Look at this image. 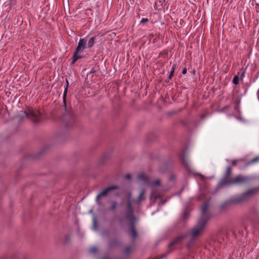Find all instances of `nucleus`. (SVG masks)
<instances>
[{
    "label": "nucleus",
    "mask_w": 259,
    "mask_h": 259,
    "mask_svg": "<svg viewBox=\"0 0 259 259\" xmlns=\"http://www.w3.org/2000/svg\"><path fill=\"white\" fill-rule=\"evenodd\" d=\"M257 190V189H250L240 195L232 197L223 203L221 205V207L224 209L231 204L243 202L251 197Z\"/></svg>",
    "instance_id": "nucleus-3"
},
{
    "label": "nucleus",
    "mask_w": 259,
    "mask_h": 259,
    "mask_svg": "<svg viewBox=\"0 0 259 259\" xmlns=\"http://www.w3.org/2000/svg\"><path fill=\"white\" fill-rule=\"evenodd\" d=\"M125 220H126L131 224L130 236L134 239L136 238L137 236V232L135 228L134 224L136 223V218L133 214V208H132L131 202L127 205V209L125 217H120L119 219V221L120 223H123Z\"/></svg>",
    "instance_id": "nucleus-4"
},
{
    "label": "nucleus",
    "mask_w": 259,
    "mask_h": 259,
    "mask_svg": "<svg viewBox=\"0 0 259 259\" xmlns=\"http://www.w3.org/2000/svg\"><path fill=\"white\" fill-rule=\"evenodd\" d=\"M176 68V64H174L171 67V70L169 72V74L168 75V79H170L171 77L173 76L175 70Z\"/></svg>",
    "instance_id": "nucleus-15"
},
{
    "label": "nucleus",
    "mask_w": 259,
    "mask_h": 259,
    "mask_svg": "<svg viewBox=\"0 0 259 259\" xmlns=\"http://www.w3.org/2000/svg\"><path fill=\"white\" fill-rule=\"evenodd\" d=\"M187 73V68L186 67L184 68L182 71V73L183 74H185Z\"/></svg>",
    "instance_id": "nucleus-24"
},
{
    "label": "nucleus",
    "mask_w": 259,
    "mask_h": 259,
    "mask_svg": "<svg viewBox=\"0 0 259 259\" xmlns=\"http://www.w3.org/2000/svg\"><path fill=\"white\" fill-rule=\"evenodd\" d=\"M117 189H118V187L117 186H111L105 188L104 190H103L102 191H101L97 195L96 197L97 203L100 204V202L99 201V199L100 198L106 196L110 191L114 190H116Z\"/></svg>",
    "instance_id": "nucleus-8"
},
{
    "label": "nucleus",
    "mask_w": 259,
    "mask_h": 259,
    "mask_svg": "<svg viewBox=\"0 0 259 259\" xmlns=\"http://www.w3.org/2000/svg\"><path fill=\"white\" fill-rule=\"evenodd\" d=\"M233 83L237 85L239 83V77L237 75H236L234 76L233 79Z\"/></svg>",
    "instance_id": "nucleus-18"
},
{
    "label": "nucleus",
    "mask_w": 259,
    "mask_h": 259,
    "mask_svg": "<svg viewBox=\"0 0 259 259\" xmlns=\"http://www.w3.org/2000/svg\"><path fill=\"white\" fill-rule=\"evenodd\" d=\"M189 245H190V244H189V243H188V244H187L188 247H189Z\"/></svg>",
    "instance_id": "nucleus-29"
},
{
    "label": "nucleus",
    "mask_w": 259,
    "mask_h": 259,
    "mask_svg": "<svg viewBox=\"0 0 259 259\" xmlns=\"http://www.w3.org/2000/svg\"><path fill=\"white\" fill-rule=\"evenodd\" d=\"M181 161L183 165L185 167L188 171L192 172V169L191 168V163L189 161V159L184 156L181 157Z\"/></svg>",
    "instance_id": "nucleus-12"
},
{
    "label": "nucleus",
    "mask_w": 259,
    "mask_h": 259,
    "mask_svg": "<svg viewBox=\"0 0 259 259\" xmlns=\"http://www.w3.org/2000/svg\"><path fill=\"white\" fill-rule=\"evenodd\" d=\"M207 222L202 219H199L197 224L191 230L190 233L193 239L200 235L204 231Z\"/></svg>",
    "instance_id": "nucleus-6"
},
{
    "label": "nucleus",
    "mask_w": 259,
    "mask_h": 259,
    "mask_svg": "<svg viewBox=\"0 0 259 259\" xmlns=\"http://www.w3.org/2000/svg\"><path fill=\"white\" fill-rule=\"evenodd\" d=\"M132 250L131 247V246H127L124 250V253L125 254L129 253Z\"/></svg>",
    "instance_id": "nucleus-20"
},
{
    "label": "nucleus",
    "mask_w": 259,
    "mask_h": 259,
    "mask_svg": "<svg viewBox=\"0 0 259 259\" xmlns=\"http://www.w3.org/2000/svg\"><path fill=\"white\" fill-rule=\"evenodd\" d=\"M80 38L78 43L77 48L76 49L77 53H81L83 50L86 48L87 39L86 38Z\"/></svg>",
    "instance_id": "nucleus-11"
},
{
    "label": "nucleus",
    "mask_w": 259,
    "mask_h": 259,
    "mask_svg": "<svg viewBox=\"0 0 259 259\" xmlns=\"http://www.w3.org/2000/svg\"><path fill=\"white\" fill-rule=\"evenodd\" d=\"M145 193H146V190L144 189H142L140 190V192L139 196H138V198L137 199L134 200H131L130 199L127 204L131 202V204L132 205V203H136L138 205H140V203L145 200ZM133 207V206L132 205Z\"/></svg>",
    "instance_id": "nucleus-10"
},
{
    "label": "nucleus",
    "mask_w": 259,
    "mask_h": 259,
    "mask_svg": "<svg viewBox=\"0 0 259 259\" xmlns=\"http://www.w3.org/2000/svg\"><path fill=\"white\" fill-rule=\"evenodd\" d=\"M231 167H228L224 178L220 182L221 186L241 185L247 183L249 181L248 177L241 175H238L234 178L229 179L228 178L231 175Z\"/></svg>",
    "instance_id": "nucleus-1"
},
{
    "label": "nucleus",
    "mask_w": 259,
    "mask_h": 259,
    "mask_svg": "<svg viewBox=\"0 0 259 259\" xmlns=\"http://www.w3.org/2000/svg\"><path fill=\"white\" fill-rule=\"evenodd\" d=\"M79 54L80 53H77L76 50H75V52L72 58V64H74L77 60L82 58V56L79 55Z\"/></svg>",
    "instance_id": "nucleus-13"
},
{
    "label": "nucleus",
    "mask_w": 259,
    "mask_h": 259,
    "mask_svg": "<svg viewBox=\"0 0 259 259\" xmlns=\"http://www.w3.org/2000/svg\"><path fill=\"white\" fill-rule=\"evenodd\" d=\"M67 87H68V85H66V88L65 89L64 92V94H63V102H64V104L65 105H66L65 97H66V96L67 95Z\"/></svg>",
    "instance_id": "nucleus-17"
},
{
    "label": "nucleus",
    "mask_w": 259,
    "mask_h": 259,
    "mask_svg": "<svg viewBox=\"0 0 259 259\" xmlns=\"http://www.w3.org/2000/svg\"><path fill=\"white\" fill-rule=\"evenodd\" d=\"M188 234L184 233L177 236L172 242L168 244V249L166 254L169 253L174 249L173 246L181 244L183 241L187 237Z\"/></svg>",
    "instance_id": "nucleus-7"
},
{
    "label": "nucleus",
    "mask_w": 259,
    "mask_h": 259,
    "mask_svg": "<svg viewBox=\"0 0 259 259\" xmlns=\"http://www.w3.org/2000/svg\"><path fill=\"white\" fill-rule=\"evenodd\" d=\"M159 2L161 3V5H163V4L165 3V0H160Z\"/></svg>",
    "instance_id": "nucleus-28"
},
{
    "label": "nucleus",
    "mask_w": 259,
    "mask_h": 259,
    "mask_svg": "<svg viewBox=\"0 0 259 259\" xmlns=\"http://www.w3.org/2000/svg\"><path fill=\"white\" fill-rule=\"evenodd\" d=\"M40 113L35 108H29L27 111H22L18 115V118L21 120L24 117H26L34 123L40 121Z\"/></svg>",
    "instance_id": "nucleus-5"
},
{
    "label": "nucleus",
    "mask_w": 259,
    "mask_h": 259,
    "mask_svg": "<svg viewBox=\"0 0 259 259\" xmlns=\"http://www.w3.org/2000/svg\"><path fill=\"white\" fill-rule=\"evenodd\" d=\"M138 178L139 180L142 181L144 184H145L152 188V190L150 196V199L155 200L162 197L163 192L161 190L155 188L157 186H160V180H156L153 182H151L143 174L139 175Z\"/></svg>",
    "instance_id": "nucleus-2"
},
{
    "label": "nucleus",
    "mask_w": 259,
    "mask_h": 259,
    "mask_svg": "<svg viewBox=\"0 0 259 259\" xmlns=\"http://www.w3.org/2000/svg\"><path fill=\"white\" fill-rule=\"evenodd\" d=\"M259 160V157H256L255 158H254L253 159H252L250 161V163H254L256 161H257L258 160Z\"/></svg>",
    "instance_id": "nucleus-23"
},
{
    "label": "nucleus",
    "mask_w": 259,
    "mask_h": 259,
    "mask_svg": "<svg viewBox=\"0 0 259 259\" xmlns=\"http://www.w3.org/2000/svg\"><path fill=\"white\" fill-rule=\"evenodd\" d=\"M148 21H149L148 19L143 18H142V19L140 21V23L144 24L146 22H147Z\"/></svg>",
    "instance_id": "nucleus-21"
},
{
    "label": "nucleus",
    "mask_w": 259,
    "mask_h": 259,
    "mask_svg": "<svg viewBox=\"0 0 259 259\" xmlns=\"http://www.w3.org/2000/svg\"><path fill=\"white\" fill-rule=\"evenodd\" d=\"M244 75H245V72L244 71L241 74V76H240L241 78H243L244 77Z\"/></svg>",
    "instance_id": "nucleus-27"
},
{
    "label": "nucleus",
    "mask_w": 259,
    "mask_h": 259,
    "mask_svg": "<svg viewBox=\"0 0 259 259\" xmlns=\"http://www.w3.org/2000/svg\"><path fill=\"white\" fill-rule=\"evenodd\" d=\"M117 203L115 201H113L112 202V205L110 207V209L112 210H114L115 209V208L117 207Z\"/></svg>",
    "instance_id": "nucleus-19"
},
{
    "label": "nucleus",
    "mask_w": 259,
    "mask_h": 259,
    "mask_svg": "<svg viewBox=\"0 0 259 259\" xmlns=\"http://www.w3.org/2000/svg\"><path fill=\"white\" fill-rule=\"evenodd\" d=\"M98 251V248L96 246H92L89 249V253L91 254H94Z\"/></svg>",
    "instance_id": "nucleus-16"
},
{
    "label": "nucleus",
    "mask_w": 259,
    "mask_h": 259,
    "mask_svg": "<svg viewBox=\"0 0 259 259\" xmlns=\"http://www.w3.org/2000/svg\"><path fill=\"white\" fill-rule=\"evenodd\" d=\"M209 207V203L207 202L204 203L201 207V217L199 219H202L207 222L210 218L209 214L207 211Z\"/></svg>",
    "instance_id": "nucleus-9"
},
{
    "label": "nucleus",
    "mask_w": 259,
    "mask_h": 259,
    "mask_svg": "<svg viewBox=\"0 0 259 259\" xmlns=\"http://www.w3.org/2000/svg\"><path fill=\"white\" fill-rule=\"evenodd\" d=\"M237 160H233L232 162V164L233 165H235L237 163Z\"/></svg>",
    "instance_id": "nucleus-26"
},
{
    "label": "nucleus",
    "mask_w": 259,
    "mask_h": 259,
    "mask_svg": "<svg viewBox=\"0 0 259 259\" xmlns=\"http://www.w3.org/2000/svg\"><path fill=\"white\" fill-rule=\"evenodd\" d=\"M95 39L96 37H92L90 38L89 40L88 44H87V48H91L94 46L95 42Z\"/></svg>",
    "instance_id": "nucleus-14"
},
{
    "label": "nucleus",
    "mask_w": 259,
    "mask_h": 259,
    "mask_svg": "<svg viewBox=\"0 0 259 259\" xmlns=\"http://www.w3.org/2000/svg\"><path fill=\"white\" fill-rule=\"evenodd\" d=\"M125 178L127 180H130L131 178V176L130 174H127L125 176Z\"/></svg>",
    "instance_id": "nucleus-25"
},
{
    "label": "nucleus",
    "mask_w": 259,
    "mask_h": 259,
    "mask_svg": "<svg viewBox=\"0 0 259 259\" xmlns=\"http://www.w3.org/2000/svg\"><path fill=\"white\" fill-rule=\"evenodd\" d=\"M93 227L95 230L97 229V222L95 219H94L93 221Z\"/></svg>",
    "instance_id": "nucleus-22"
}]
</instances>
